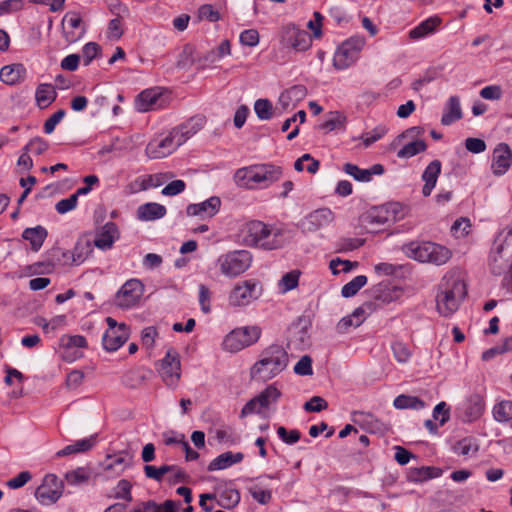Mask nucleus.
Wrapping results in <instances>:
<instances>
[{"label": "nucleus", "mask_w": 512, "mask_h": 512, "mask_svg": "<svg viewBox=\"0 0 512 512\" xmlns=\"http://www.w3.org/2000/svg\"><path fill=\"white\" fill-rule=\"evenodd\" d=\"M453 451L458 455L473 456L479 451V444L477 439L473 437H465L455 443Z\"/></svg>", "instance_id": "39"}, {"label": "nucleus", "mask_w": 512, "mask_h": 512, "mask_svg": "<svg viewBox=\"0 0 512 512\" xmlns=\"http://www.w3.org/2000/svg\"><path fill=\"white\" fill-rule=\"evenodd\" d=\"M66 112L64 109H59L52 114L44 123L43 130L46 134H51L55 127L64 118Z\"/></svg>", "instance_id": "64"}, {"label": "nucleus", "mask_w": 512, "mask_h": 512, "mask_svg": "<svg viewBox=\"0 0 512 512\" xmlns=\"http://www.w3.org/2000/svg\"><path fill=\"white\" fill-rule=\"evenodd\" d=\"M403 251L409 258L437 266L445 264L452 256L448 248L433 242H410L403 246Z\"/></svg>", "instance_id": "3"}, {"label": "nucleus", "mask_w": 512, "mask_h": 512, "mask_svg": "<svg viewBox=\"0 0 512 512\" xmlns=\"http://www.w3.org/2000/svg\"><path fill=\"white\" fill-rule=\"evenodd\" d=\"M62 27L64 38L68 43L77 42L85 33L82 18L78 12H67L62 19Z\"/></svg>", "instance_id": "17"}, {"label": "nucleus", "mask_w": 512, "mask_h": 512, "mask_svg": "<svg viewBox=\"0 0 512 512\" xmlns=\"http://www.w3.org/2000/svg\"><path fill=\"white\" fill-rule=\"evenodd\" d=\"M122 19L115 17L109 21L107 28V37L109 39L118 40L123 35Z\"/></svg>", "instance_id": "60"}, {"label": "nucleus", "mask_w": 512, "mask_h": 512, "mask_svg": "<svg viewBox=\"0 0 512 512\" xmlns=\"http://www.w3.org/2000/svg\"><path fill=\"white\" fill-rule=\"evenodd\" d=\"M254 111L261 120H270L274 114V108L268 99H258L254 103Z\"/></svg>", "instance_id": "49"}, {"label": "nucleus", "mask_w": 512, "mask_h": 512, "mask_svg": "<svg viewBox=\"0 0 512 512\" xmlns=\"http://www.w3.org/2000/svg\"><path fill=\"white\" fill-rule=\"evenodd\" d=\"M202 118H191L182 125L172 129V132L180 146L196 134L203 126Z\"/></svg>", "instance_id": "28"}, {"label": "nucleus", "mask_w": 512, "mask_h": 512, "mask_svg": "<svg viewBox=\"0 0 512 512\" xmlns=\"http://www.w3.org/2000/svg\"><path fill=\"white\" fill-rule=\"evenodd\" d=\"M462 109L458 96H451L444 106L441 124L449 126L462 118Z\"/></svg>", "instance_id": "32"}, {"label": "nucleus", "mask_w": 512, "mask_h": 512, "mask_svg": "<svg viewBox=\"0 0 512 512\" xmlns=\"http://www.w3.org/2000/svg\"><path fill=\"white\" fill-rule=\"evenodd\" d=\"M260 296L258 283L255 280H245L232 289L229 304L234 307L247 306Z\"/></svg>", "instance_id": "11"}, {"label": "nucleus", "mask_w": 512, "mask_h": 512, "mask_svg": "<svg viewBox=\"0 0 512 512\" xmlns=\"http://www.w3.org/2000/svg\"><path fill=\"white\" fill-rule=\"evenodd\" d=\"M366 283L367 277L364 275H358L342 287L341 294L345 298L352 297L356 295L357 292L366 285Z\"/></svg>", "instance_id": "48"}, {"label": "nucleus", "mask_w": 512, "mask_h": 512, "mask_svg": "<svg viewBox=\"0 0 512 512\" xmlns=\"http://www.w3.org/2000/svg\"><path fill=\"white\" fill-rule=\"evenodd\" d=\"M279 438L288 445H293L298 442L301 438V434L298 430L293 429L288 431L285 427L280 426L277 429Z\"/></svg>", "instance_id": "58"}, {"label": "nucleus", "mask_w": 512, "mask_h": 512, "mask_svg": "<svg viewBox=\"0 0 512 512\" xmlns=\"http://www.w3.org/2000/svg\"><path fill=\"white\" fill-rule=\"evenodd\" d=\"M152 374V370L143 367L130 369L123 375L122 383L128 388L136 389L143 386Z\"/></svg>", "instance_id": "29"}, {"label": "nucleus", "mask_w": 512, "mask_h": 512, "mask_svg": "<svg viewBox=\"0 0 512 512\" xmlns=\"http://www.w3.org/2000/svg\"><path fill=\"white\" fill-rule=\"evenodd\" d=\"M199 20H207L210 22H217L220 20V13L214 9L210 4H204L198 9Z\"/></svg>", "instance_id": "56"}, {"label": "nucleus", "mask_w": 512, "mask_h": 512, "mask_svg": "<svg viewBox=\"0 0 512 512\" xmlns=\"http://www.w3.org/2000/svg\"><path fill=\"white\" fill-rule=\"evenodd\" d=\"M262 330L257 325L244 326L229 332L222 343L225 351L235 353L255 344L261 337Z\"/></svg>", "instance_id": "6"}, {"label": "nucleus", "mask_w": 512, "mask_h": 512, "mask_svg": "<svg viewBox=\"0 0 512 512\" xmlns=\"http://www.w3.org/2000/svg\"><path fill=\"white\" fill-rule=\"evenodd\" d=\"M393 405L397 409L420 410L425 407V402L419 397L401 394L394 399Z\"/></svg>", "instance_id": "42"}, {"label": "nucleus", "mask_w": 512, "mask_h": 512, "mask_svg": "<svg viewBox=\"0 0 512 512\" xmlns=\"http://www.w3.org/2000/svg\"><path fill=\"white\" fill-rule=\"evenodd\" d=\"M252 255L246 250H235L221 255L217 264L221 273L227 277H236L244 273L251 265Z\"/></svg>", "instance_id": "7"}, {"label": "nucleus", "mask_w": 512, "mask_h": 512, "mask_svg": "<svg viewBox=\"0 0 512 512\" xmlns=\"http://www.w3.org/2000/svg\"><path fill=\"white\" fill-rule=\"evenodd\" d=\"M441 475V470L436 467L423 466L419 468H411L409 470L408 479L412 482H423L429 479L437 478Z\"/></svg>", "instance_id": "37"}, {"label": "nucleus", "mask_w": 512, "mask_h": 512, "mask_svg": "<svg viewBox=\"0 0 512 512\" xmlns=\"http://www.w3.org/2000/svg\"><path fill=\"white\" fill-rule=\"evenodd\" d=\"M489 267L497 276L512 269V227H507L506 234L503 236L500 233L495 239L489 256Z\"/></svg>", "instance_id": "4"}, {"label": "nucleus", "mask_w": 512, "mask_h": 512, "mask_svg": "<svg viewBox=\"0 0 512 512\" xmlns=\"http://www.w3.org/2000/svg\"><path fill=\"white\" fill-rule=\"evenodd\" d=\"M61 495L62 483L54 474L46 475L42 484L35 491V497L43 505L55 503Z\"/></svg>", "instance_id": "14"}, {"label": "nucleus", "mask_w": 512, "mask_h": 512, "mask_svg": "<svg viewBox=\"0 0 512 512\" xmlns=\"http://www.w3.org/2000/svg\"><path fill=\"white\" fill-rule=\"evenodd\" d=\"M166 100L159 88H151L142 91L136 99V109L139 112H147L164 107Z\"/></svg>", "instance_id": "19"}, {"label": "nucleus", "mask_w": 512, "mask_h": 512, "mask_svg": "<svg viewBox=\"0 0 512 512\" xmlns=\"http://www.w3.org/2000/svg\"><path fill=\"white\" fill-rule=\"evenodd\" d=\"M144 286L138 279L126 281L115 296V304L122 309L135 306L141 299Z\"/></svg>", "instance_id": "9"}, {"label": "nucleus", "mask_w": 512, "mask_h": 512, "mask_svg": "<svg viewBox=\"0 0 512 512\" xmlns=\"http://www.w3.org/2000/svg\"><path fill=\"white\" fill-rule=\"evenodd\" d=\"M386 132L387 129L385 126H377L372 131L363 134L361 139L363 140L365 147H368L381 139L386 134Z\"/></svg>", "instance_id": "59"}, {"label": "nucleus", "mask_w": 512, "mask_h": 512, "mask_svg": "<svg viewBox=\"0 0 512 512\" xmlns=\"http://www.w3.org/2000/svg\"><path fill=\"white\" fill-rule=\"evenodd\" d=\"M426 149L427 144L424 140H411L397 152V157L400 159H409L426 151Z\"/></svg>", "instance_id": "40"}, {"label": "nucleus", "mask_w": 512, "mask_h": 512, "mask_svg": "<svg viewBox=\"0 0 512 512\" xmlns=\"http://www.w3.org/2000/svg\"><path fill=\"white\" fill-rule=\"evenodd\" d=\"M244 458L241 452L233 453L231 451L224 452L213 459L208 465V471L222 470L233 464L240 463Z\"/></svg>", "instance_id": "33"}, {"label": "nucleus", "mask_w": 512, "mask_h": 512, "mask_svg": "<svg viewBox=\"0 0 512 512\" xmlns=\"http://www.w3.org/2000/svg\"><path fill=\"white\" fill-rule=\"evenodd\" d=\"M93 246L89 237H80L71 251H65V255H70V261H65V264L76 266L82 264L93 252Z\"/></svg>", "instance_id": "20"}, {"label": "nucleus", "mask_w": 512, "mask_h": 512, "mask_svg": "<svg viewBox=\"0 0 512 512\" xmlns=\"http://www.w3.org/2000/svg\"><path fill=\"white\" fill-rule=\"evenodd\" d=\"M294 372L301 376H310L313 374L312 359L308 355H304L294 366Z\"/></svg>", "instance_id": "57"}, {"label": "nucleus", "mask_w": 512, "mask_h": 512, "mask_svg": "<svg viewBox=\"0 0 512 512\" xmlns=\"http://www.w3.org/2000/svg\"><path fill=\"white\" fill-rule=\"evenodd\" d=\"M176 469V465H162L160 467H155L153 465H145L143 470L145 476L149 479H153L157 482H161L165 474L170 473Z\"/></svg>", "instance_id": "47"}, {"label": "nucleus", "mask_w": 512, "mask_h": 512, "mask_svg": "<svg viewBox=\"0 0 512 512\" xmlns=\"http://www.w3.org/2000/svg\"><path fill=\"white\" fill-rule=\"evenodd\" d=\"M101 52V47L95 42H89L84 45L82 49L83 62L85 66H88L93 59L97 58Z\"/></svg>", "instance_id": "55"}, {"label": "nucleus", "mask_w": 512, "mask_h": 512, "mask_svg": "<svg viewBox=\"0 0 512 512\" xmlns=\"http://www.w3.org/2000/svg\"><path fill=\"white\" fill-rule=\"evenodd\" d=\"M159 374L168 387L175 388L178 385L181 376V364L176 351H167L165 357L161 360Z\"/></svg>", "instance_id": "10"}, {"label": "nucleus", "mask_w": 512, "mask_h": 512, "mask_svg": "<svg viewBox=\"0 0 512 512\" xmlns=\"http://www.w3.org/2000/svg\"><path fill=\"white\" fill-rule=\"evenodd\" d=\"M466 293V285L460 279L447 280L441 284L440 291L436 296L438 312L445 317L452 315L457 311Z\"/></svg>", "instance_id": "5"}, {"label": "nucleus", "mask_w": 512, "mask_h": 512, "mask_svg": "<svg viewBox=\"0 0 512 512\" xmlns=\"http://www.w3.org/2000/svg\"><path fill=\"white\" fill-rule=\"evenodd\" d=\"M283 170L280 166L263 164L255 166V184H264L265 187L280 180Z\"/></svg>", "instance_id": "25"}, {"label": "nucleus", "mask_w": 512, "mask_h": 512, "mask_svg": "<svg viewBox=\"0 0 512 512\" xmlns=\"http://www.w3.org/2000/svg\"><path fill=\"white\" fill-rule=\"evenodd\" d=\"M397 203H390L372 209L366 219L369 224L387 225L396 220Z\"/></svg>", "instance_id": "23"}, {"label": "nucleus", "mask_w": 512, "mask_h": 512, "mask_svg": "<svg viewBox=\"0 0 512 512\" xmlns=\"http://www.w3.org/2000/svg\"><path fill=\"white\" fill-rule=\"evenodd\" d=\"M132 484L127 479H121L116 487L114 488V495L113 497L116 499H122L127 502L132 501V494H131Z\"/></svg>", "instance_id": "52"}, {"label": "nucleus", "mask_w": 512, "mask_h": 512, "mask_svg": "<svg viewBox=\"0 0 512 512\" xmlns=\"http://www.w3.org/2000/svg\"><path fill=\"white\" fill-rule=\"evenodd\" d=\"M371 293L375 300L384 304L394 301L397 297V290L395 287H390L389 284L383 282L373 286L371 288Z\"/></svg>", "instance_id": "38"}, {"label": "nucleus", "mask_w": 512, "mask_h": 512, "mask_svg": "<svg viewBox=\"0 0 512 512\" xmlns=\"http://www.w3.org/2000/svg\"><path fill=\"white\" fill-rule=\"evenodd\" d=\"M26 76V68L23 64L6 65L0 70V80L8 85L22 82Z\"/></svg>", "instance_id": "31"}, {"label": "nucleus", "mask_w": 512, "mask_h": 512, "mask_svg": "<svg viewBox=\"0 0 512 512\" xmlns=\"http://www.w3.org/2000/svg\"><path fill=\"white\" fill-rule=\"evenodd\" d=\"M306 96V88L303 85H295L281 93L279 101L285 108L290 101H300Z\"/></svg>", "instance_id": "44"}, {"label": "nucleus", "mask_w": 512, "mask_h": 512, "mask_svg": "<svg viewBox=\"0 0 512 512\" xmlns=\"http://www.w3.org/2000/svg\"><path fill=\"white\" fill-rule=\"evenodd\" d=\"M177 140L171 131L164 138H155L151 140L146 147V154L151 159L164 158L173 153L177 147Z\"/></svg>", "instance_id": "15"}, {"label": "nucleus", "mask_w": 512, "mask_h": 512, "mask_svg": "<svg viewBox=\"0 0 512 512\" xmlns=\"http://www.w3.org/2000/svg\"><path fill=\"white\" fill-rule=\"evenodd\" d=\"M493 416L497 422L506 423L512 420V401L504 400L493 408Z\"/></svg>", "instance_id": "46"}, {"label": "nucleus", "mask_w": 512, "mask_h": 512, "mask_svg": "<svg viewBox=\"0 0 512 512\" xmlns=\"http://www.w3.org/2000/svg\"><path fill=\"white\" fill-rule=\"evenodd\" d=\"M132 461V455L126 451H121L114 455H107L100 466L108 476H120L127 468L132 466Z\"/></svg>", "instance_id": "16"}, {"label": "nucleus", "mask_w": 512, "mask_h": 512, "mask_svg": "<svg viewBox=\"0 0 512 512\" xmlns=\"http://www.w3.org/2000/svg\"><path fill=\"white\" fill-rule=\"evenodd\" d=\"M129 338V331L124 323L118 329L107 330L102 337V345L106 351H117Z\"/></svg>", "instance_id": "22"}, {"label": "nucleus", "mask_w": 512, "mask_h": 512, "mask_svg": "<svg viewBox=\"0 0 512 512\" xmlns=\"http://www.w3.org/2000/svg\"><path fill=\"white\" fill-rule=\"evenodd\" d=\"M240 498L238 490L229 488L220 493L217 503L219 506L230 510L238 505Z\"/></svg>", "instance_id": "45"}, {"label": "nucleus", "mask_w": 512, "mask_h": 512, "mask_svg": "<svg viewBox=\"0 0 512 512\" xmlns=\"http://www.w3.org/2000/svg\"><path fill=\"white\" fill-rule=\"evenodd\" d=\"M343 170L359 182H370L373 175H382L384 166L382 164H374L369 169H362L355 164L346 163Z\"/></svg>", "instance_id": "26"}, {"label": "nucleus", "mask_w": 512, "mask_h": 512, "mask_svg": "<svg viewBox=\"0 0 512 512\" xmlns=\"http://www.w3.org/2000/svg\"><path fill=\"white\" fill-rule=\"evenodd\" d=\"M107 7L111 14L117 18H125L129 16L128 7L119 0H108Z\"/></svg>", "instance_id": "62"}, {"label": "nucleus", "mask_w": 512, "mask_h": 512, "mask_svg": "<svg viewBox=\"0 0 512 512\" xmlns=\"http://www.w3.org/2000/svg\"><path fill=\"white\" fill-rule=\"evenodd\" d=\"M47 234V230L39 225L33 228H26L22 233V237L29 241L31 249L37 252L42 247Z\"/></svg>", "instance_id": "35"}, {"label": "nucleus", "mask_w": 512, "mask_h": 512, "mask_svg": "<svg viewBox=\"0 0 512 512\" xmlns=\"http://www.w3.org/2000/svg\"><path fill=\"white\" fill-rule=\"evenodd\" d=\"M288 361V354L282 346L270 345L261 352L259 360L251 367L250 376L256 380H270L287 367Z\"/></svg>", "instance_id": "2"}, {"label": "nucleus", "mask_w": 512, "mask_h": 512, "mask_svg": "<svg viewBox=\"0 0 512 512\" xmlns=\"http://www.w3.org/2000/svg\"><path fill=\"white\" fill-rule=\"evenodd\" d=\"M512 164V150L506 143H499L493 150L491 170L495 176L504 175Z\"/></svg>", "instance_id": "18"}, {"label": "nucleus", "mask_w": 512, "mask_h": 512, "mask_svg": "<svg viewBox=\"0 0 512 512\" xmlns=\"http://www.w3.org/2000/svg\"><path fill=\"white\" fill-rule=\"evenodd\" d=\"M263 408H267L262 402L259 395L255 396L251 400H249L242 408L240 416L246 417L247 415L257 413L259 414Z\"/></svg>", "instance_id": "54"}, {"label": "nucleus", "mask_w": 512, "mask_h": 512, "mask_svg": "<svg viewBox=\"0 0 512 512\" xmlns=\"http://www.w3.org/2000/svg\"><path fill=\"white\" fill-rule=\"evenodd\" d=\"M165 214V206L155 202L140 205L137 209V217L142 221L157 220L164 217Z\"/></svg>", "instance_id": "34"}, {"label": "nucleus", "mask_w": 512, "mask_h": 512, "mask_svg": "<svg viewBox=\"0 0 512 512\" xmlns=\"http://www.w3.org/2000/svg\"><path fill=\"white\" fill-rule=\"evenodd\" d=\"M346 123V116L339 111H332L326 115V120L321 124V129L328 132L343 129Z\"/></svg>", "instance_id": "43"}, {"label": "nucleus", "mask_w": 512, "mask_h": 512, "mask_svg": "<svg viewBox=\"0 0 512 512\" xmlns=\"http://www.w3.org/2000/svg\"><path fill=\"white\" fill-rule=\"evenodd\" d=\"M441 167V162L436 159L431 161L423 171L421 178L424 181V185L422 187V194L424 197L430 196L435 188L438 177L441 173Z\"/></svg>", "instance_id": "27"}, {"label": "nucleus", "mask_w": 512, "mask_h": 512, "mask_svg": "<svg viewBox=\"0 0 512 512\" xmlns=\"http://www.w3.org/2000/svg\"><path fill=\"white\" fill-rule=\"evenodd\" d=\"M281 42L296 51H306L312 44V38L305 30L297 28L294 24H287L282 28Z\"/></svg>", "instance_id": "12"}, {"label": "nucleus", "mask_w": 512, "mask_h": 512, "mask_svg": "<svg viewBox=\"0 0 512 512\" xmlns=\"http://www.w3.org/2000/svg\"><path fill=\"white\" fill-rule=\"evenodd\" d=\"M328 407L327 401L320 396H313L309 401L305 402L303 408L307 412H321Z\"/></svg>", "instance_id": "63"}, {"label": "nucleus", "mask_w": 512, "mask_h": 512, "mask_svg": "<svg viewBox=\"0 0 512 512\" xmlns=\"http://www.w3.org/2000/svg\"><path fill=\"white\" fill-rule=\"evenodd\" d=\"M334 220V213L329 208H320L310 212L299 221L297 227L302 233H314L326 227Z\"/></svg>", "instance_id": "13"}, {"label": "nucleus", "mask_w": 512, "mask_h": 512, "mask_svg": "<svg viewBox=\"0 0 512 512\" xmlns=\"http://www.w3.org/2000/svg\"><path fill=\"white\" fill-rule=\"evenodd\" d=\"M119 231L113 222H107L95 235L93 245L101 250L110 249L118 238Z\"/></svg>", "instance_id": "24"}, {"label": "nucleus", "mask_w": 512, "mask_h": 512, "mask_svg": "<svg viewBox=\"0 0 512 512\" xmlns=\"http://www.w3.org/2000/svg\"><path fill=\"white\" fill-rule=\"evenodd\" d=\"M220 206V198L217 196H212L201 203L189 204L186 208V213L188 216L211 218L219 212Z\"/></svg>", "instance_id": "21"}, {"label": "nucleus", "mask_w": 512, "mask_h": 512, "mask_svg": "<svg viewBox=\"0 0 512 512\" xmlns=\"http://www.w3.org/2000/svg\"><path fill=\"white\" fill-rule=\"evenodd\" d=\"M242 241L246 246L271 251L285 245L282 228L270 226L259 220H251L240 229Z\"/></svg>", "instance_id": "1"}, {"label": "nucleus", "mask_w": 512, "mask_h": 512, "mask_svg": "<svg viewBox=\"0 0 512 512\" xmlns=\"http://www.w3.org/2000/svg\"><path fill=\"white\" fill-rule=\"evenodd\" d=\"M255 166L238 169L234 174L235 183L242 188H253L255 184Z\"/></svg>", "instance_id": "41"}, {"label": "nucleus", "mask_w": 512, "mask_h": 512, "mask_svg": "<svg viewBox=\"0 0 512 512\" xmlns=\"http://www.w3.org/2000/svg\"><path fill=\"white\" fill-rule=\"evenodd\" d=\"M262 402L266 407H269L271 403H275L281 396V392L273 385H269L259 394Z\"/></svg>", "instance_id": "61"}, {"label": "nucleus", "mask_w": 512, "mask_h": 512, "mask_svg": "<svg viewBox=\"0 0 512 512\" xmlns=\"http://www.w3.org/2000/svg\"><path fill=\"white\" fill-rule=\"evenodd\" d=\"M363 45V40L359 39H349L343 42L334 54L333 66L338 70H344L353 65L358 59Z\"/></svg>", "instance_id": "8"}, {"label": "nucleus", "mask_w": 512, "mask_h": 512, "mask_svg": "<svg viewBox=\"0 0 512 512\" xmlns=\"http://www.w3.org/2000/svg\"><path fill=\"white\" fill-rule=\"evenodd\" d=\"M300 272L292 270L284 274L279 282V287L282 292H288L298 286Z\"/></svg>", "instance_id": "50"}, {"label": "nucleus", "mask_w": 512, "mask_h": 512, "mask_svg": "<svg viewBox=\"0 0 512 512\" xmlns=\"http://www.w3.org/2000/svg\"><path fill=\"white\" fill-rule=\"evenodd\" d=\"M48 148L49 144L46 140L41 137H34L23 147V151L35 155H42L48 150Z\"/></svg>", "instance_id": "51"}, {"label": "nucleus", "mask_w": 512, "mask_h": 512, "mask_svg": "<svg viewBox=\"0 0 512 512\" xmlns=\"http://www.w3.org/2000/svg\"><path fill=\"white\" fill-rule=\"evenodd\" d=\"M440 24L441 19L438 16L429 17L411 29L408 33V37L412 41L422 39L428 35L433 34Z\"/></svg>", "instance_id": "30"}, {"label": "nucleus", "mask_w": 512, "mask_h": 512, "mask_svg": "<svg viewBox=\"0 0 512 512\" xmlns=\"http://www.w3.org/2000/svg\"><path fill=\"white\" fill-rule=\"evenodd\" d=\"M391 349L393 351L394 358L399 363H406L410 359L412 352L407 346V344L401 341H395L391 345Z\"/></svg>", "instance_id": "53"}, {"label": "nucleus", "mask_w": 512, "mask_h": 512, "mask_svg": "<svg viewBox=\"0 0 512 512\" xmlns=\"http://www.w3.org/2000/svg\"><path fill=\"white\" fill-rule=\"evenodd\" d=\"M57 97V93L51 84H40L35 92L37 105L41 108H47Z\"/></svg>", "instance_id": "36"}]
</instances>
